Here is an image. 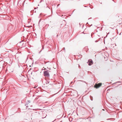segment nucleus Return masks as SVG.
Here are the masks:
<instances>
[{"mask_svg": "<svg viewBox=\"0 0 122 122\" xmlns=\"http://www.w3.org/2000/svg\"><path fill=\"white\" fill-rule=\"evenodd\" d=\"M42 46V48H43L42 49H44V47L43 46Z\"/></svg>", "mask_w": 122, "mask_h": 122, "instance_id": "obj_7", "label": "nucleus"}, {"mask_svg": "<svg viewBox=\"0 0 122 122\" xmlns=\"http://www.w3.org/2000/svg\"><path fill=\"white\" fill-rule=\"evenodd\" d=\"M102 85V83H101L96 84L94 85V86L95 88H97L100 86Z\"/></svg>", "mask_w": 122, "mask_h": 122, "instance_id": "obj_2", "label": "nucleus"}, {"mask_svg": "<svg viewBox=\"0 0 122 122\" xmlns=\"http://www.w3.org/2000/svg\"><path fill=\"white\" fill-rule=\"evenodd\" d=\"M102 110H103L104 111V109H102Z\"/></svg>", "mask_w": 122, "mask_h": 122, "instance_id": "obj_10", "label": "nucleus"}, {"mask_svg": "<svg viewBox=\"0 0 122 122\" xmlns=\"http://www.w3.org/2000/svg\"><path fill=\"white\" fill-rule=\"evenodd\" d=\"M91 99V100L92 101V99Z\"/></svg>", "mask_w": 122, "mask_h": 122, "instance_id": "obj_13", "label": "nucleus"}, {"mask_svg": "<svg viewBox=\"0 0 122 122\" xmlns=\"http://www.w3.org/2000/svg\"><path fill=\"white\" fill-rule=\"evenodd\" d=\"M57 118L58 119H59L60 118H59V116H57Z\"/></svg>", "mask_w": 122, "mask_h": 122, "instance_id": "obj_5", "label": "nucleus"}, {"mask_svg": "<svg viewBox=\"0 0 122 122\" xmlns=\"http://www.w3.org/2000/svg\"><path fill=\"white\" fill-rule=\"evenodd\" d=\"M56 120V119H55V120H54V121H55Z\"/></svg>", "mask_w": 122, "mask_h": 122, "instance_id": "obj_14", "label": "nucleus"}, {"mask_svg": "<svg viewBox=\"0 0 122 122\" xmlns=\"http://www.w3.org/2000/svg\"><path fill=\"white\" fill-rule=\"evenodd\" d=\"M42 51V50H41L40 51V52H39V53H40L41 52V51Z\"/></svg>", "mask_w": 122, "mask_h": 122, "instance_id": "obj_8", "label": "nucleus"}, {"mask_svg": "<svg viewBox=\"0 0 122 122\" xmlns=\"http://www.w3.org/2000/svg\"><path fill=\"white\" fill-rule=\"evenodd\" d=\"M44 75L46 76L49 77V71L48 70H46L44 71Z\"/></svg>", "mask_w": 122, "mask_h": 122, "instance_id": "obj_1", "label": "nucleus"}, {"mask_svg": "<svg viewBox=\"0 0 122 122\" xmlns=\"http://www.w3.org/2000/svg\"><path fill=\"white\" fill-rule=\"evenodd\" d=\"M107 37V35L106 36V37Z\"/></svg>", "mask_w": 122, "mask_h": 122, "instance_id": "obj_15", "label": "nucleus"}, {"mask_svg": "<svg viewBox=\"0 0 122 122\" xmlns=\"http://www.w3.org/2000/svg\"><path fill=\"white\" fill-rule=\"evenodd\" d=\"M101 3V4H102V2H101V3Z\"/></svg>", "mask_w": 122, "mask_h": 122, "instance_id": "obj_11", "label": "nucleus"}, {"mask_svg": "<svg viewBox=\"0 0 122 122\" xmlns=\"http://www.w3.org/2000/svg\"><path fill=\"white\" fill-rule=\"evenodd\" d=\"M88 65L89 66H91L93 63V61L91 59H89L88 60Z\"/></svg>", "mask_w": 122, "mask_h": 122, "instance_id": "obj_3", "label": "nucleus"}, {"mask_svg": "<svg viewBox=\"0 0 122 122\" xmlns=\"http://www.w3.org/2000/svg\"><path fill=\"white\" fill-rule=\"evenodd\" d=\"M91 99V100L92 101V99Z\"/></svg>", "mask_w": 122, "mask_h": 122, "instance_id": "obj_12", "label": "nucleus"}, {"mask_svg": "<svg viewBox=\"0 0 122 122\" xmlns=\"http://www.w3.org/2000/svg\"><path fill=\"white\" fill-rule=\"evenodd\" d=\"M95 41V42H97V41Z\"/></svg>", "mask_w": 122, "mask_h": 122, "instance_id": "obj_9", "label": "nucleus"}, {"mask_svg": "<svg viewBox=\"0 0 122 122\" xmlns=\"http://www.w3.org/2000/svg\"><path fill=\"white\" fill-rule=\"evenodd\" d=\"M63 48H64L63 50H65V47H64Z\"/></svg>", "mask_w": 122, "mask_h": 122, "instance_id": "obj_6", "label": "nucleus"}, {"mask_svg": "<svg viewBox=\"0 0 122 122\" xmlns=\"http://www.w3.org/2000/svg\"><path fill=\"white\" fill-rule=\"evenodd\" d=\"M104 55H105V56H104V59L105 61H106L107 60H106V58H107V56H106V55H105V54H104Z\"/></svg>", "mask_w": 122, "mask_h": 122, "instance_id": "obj_4", "label": "nucleus"}]
</instances>
